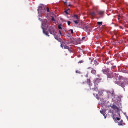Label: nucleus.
I'll use <instances>...</instances> for the list:
<instances>
[{"mask_svg": "<svg viewBox=\"0 0 128 128\" xmlns=\"http://www.w3.org/2000/svg\"><path fill=\"white\" fill-rule=\"evenodd\" d=\"M100 82H102V80L98 78L94 80V84L95 87L94 88H92V87L90 86V80L88 79L87 80V82L88 84H89V86H90V88H92V90H93L94 91L95 90V92H98L99 96H102V94H104V91H98V84H100Z\"/></svg>", "mask_w": 128, "mask_h": 128, "instance_id": "f257e3e1", "label": "nucleus"}, {"mask_svg": "<svg viewBox=\"0 0 128 128\" xmlns=\"http://www.w3.org/2000/svg\"><path fill=\"white\" fill-rule=\"evenodd\" d=\"M115 84H118V86H122V88H125L126 86H128V82H124V80L122 79L119 80L118 81L116 82Z\"/></svg>", "mask_w": 128, "mask_h": 128, "instance_id": "f03ea898", "label": "nucleus"}, {"mask_svg": "<svg viewBox=\"0 0 128 128\" xmlns=\"http://www.w3.org/2000/svg\"><path fill=\"white\" fill-rule=\"evenodd\" d=\"M46 8L44 7V5H41L40 6H39L38 8V14H39V16L40 17L42 16V15L40 14H44L46 12Z\"/></svg>", "mask_w": 128, "mask_h": 128, "instance_id": "7ed1b4c3", "label": "nucleus"}, {"mask_svg": "<svg viewBox=\"0 0 128 128\" xmlns=\"http://www.w3.org/2000/svg\"><path fill=\"white\" fill-rule=\"evenodd\" d=\"M102 72H104V74H108L107 76L108 78H114V74L109 73L110 69L104 70H102Z\"/></svg>", "mask_w": 128, "mask_h": 128, "instance_id": "20e7f679", "label": "nucleus"}, {"mask_svg": "<svg viewBox=\"0 0 128 128\" xmlns=\"http://www.w3.org/2000/svg\"><path fill=\"white\" fill-rule=\"evenodd\" d=\"M73 20L76 24H80V18H78V15H75L73 16Z\"/></svg>", "mask_w": 128, "mask_h": 128, "instance_id": "39448f33", "label": "nucleus"}, {"mask_svg": "<svg viewBox=\"0 0 128 128\" xmlns=\"http://www.w3.org/2000/svg\"><path fill=\"white\" fill-rule=\"evenodd\" d=\"M44 28H48V22L46 20H45L44 22H42V28L44 30Z\"/></svg>", "mask_w": 128, "mask_h": 128, "instance_id": "423d86ee", "label": "nucleus"}, {"mask_svg": "<svg viewBox=\"0 0 128 128\" xmlns=\"http://www.w3.org/2000/svg\"><path fill=\"white\" fill-rule=\"evenodd\" d=\"M61 46L62 48H64V50H69L70 48L66 46V44L64 43H62L61 44Z\"/></svg>", "mask_w": 128, "mask_h": 128, "instance_id": "0eeeda50", "label": "nucleus"}, {"mask_svg": "<svg viewBox=\"0 0 128 128\" xmlns=\"http://www.w3.org/2000/svg\"><path fill=\"white\" fill-rule=\"evenodd\" d=\"M112 110H116V112H118V108L116 105H113L112 106H110Z\"/></svg>", "mask_w": 128, "mask_h": 128, "instance_id": "6e6552de", "label": "nucleus"}, {"mask_svg": "<svg viewBox=\"0 0 128 128\" xmlns=\"http://www.w3.org/2000/svg\"><path fill=\"white\" fill-rule=\"evenodd\" d=\"M50 33L51 34H53V36H56V30L54 29L52 30H50Z\"/></svg>", "mask_w": 128, "mask_h": 128, "instance_id": "1a4fd4ad", "label": "nucleus"}, {"mask_svg": "<svg viewBox=\"0 0 128 128\" xmlns=\"http://www.w3.org/2000/svg\"><path fill=\"white\" fill-rule=\"evenodd\" d=\"M100 114H103V116H104L105 118H106V113H104V112L103 111H100Z\"/></svg>", "mask_w": 128, "mask_h": 128, "instance_id": "9d476101", "label": "nucleus"}, {"mask_svg": "<svg viewBox=\"0 0 128 128\" xmlns=\"http://www.w3.org/2000/svg\"><path fill=\"white\" fill-rule=\"evenodd\" d=\"M92 74H96V71L94 70H92Z\"/></svg>", "mask_w": 128, "mask_h": 128, "instance_id": "9b49d317", "label": "nucleus"}, {"mask_svg": "<svg viewBox=\"0 0 128 128\" xmlns=\"http://www.w3.org/2000/svg\"><path fill=\"white\" fill-rule=\"evenodd\" d=\"M122 124H124V121H122V120H121L120 122L118 124V126H122Z\"/></svg>", "mask_w": 128, "mask_h": 128, "instance_id": "f8f14e48", "label": "nucleus"}, {"mask_svg": "<svg viewBox=\"0 0 128 128\" xmlns=\"http://www.w3.org/2000/svg\"><path fill=\"white\" fill-rule=\"evenodd\" d=\"M104 12H99V14L100 16H102V15H104Z\"/></svg>", "mask_w": 128, "mask_h": 128, "instance_id": "ddd939ff", "label": "nucleus"}, {"mask_svg": "<svg viewBox=\"0 0 128 128\" xmlns=\"http://www.w3.org/2000/svg\"><path fill=\"white\" fill-rule=\"evenodd\" d=\"M90 15L92 16H96V13L94 12H93L90 14Z\"/></svg>", "mask_w": 128, "mask_h": 128, "instance_id": "4468645a", "label": "nucleus"}, {"mask_svg": "<svg viewBox=\"0 0 128 128\" xmlns=\"http://www.w3.org/2000/svg\"><path fill=\"white\" fill-rule=\"evenodd\" d=\"M44 32L46 34V36H50V35H48V32Z\"/></svg>", "mask_w": 128, "mask_h": 128, "instance_id": "2eb2a0df", "label": "nucleus"}, {"mask_svg": "<svg viewBox=\"0 0 128 128\" xmlns=\"http://www.w3.org/2000/svg\"><path fill=\"white\" fill-rule=\"evenodd\" d=\"M98 26H102V22H98Z\"/></svg>", "mask_w": 128, "mask_h": 128, "instance_id": "dca6fc26", "label": "nucleus"}, {"mask_svg": "<svg viewBox=\"0 0 128 128\" xmlns=\"http://www.w3.org/2000/svg\"><path fill=\"white\" fill-rule=\"evenodd\" d=\"M54 38H56L57 40H58V36L54 35Z\"/></svg>", "mask_w": 128, "mask_h": 128, "instance_id": "f3484780", "label": "nucleus"}, {"mask_svg": "<svg viewBox=\"0 0 128 128\" xmlns=\"http://www.w3.org/2000/svg\"><path fill=\"white\" fill-rule=\"evenodd\" d=\"M62 24H59V26H58L59 30H62Z\"/></svg>", "mask_w": 128, "mask_h": 128, "instance_id": "a211bd4d", "label": "nucleus"}, {"mask_svg": "<svg viewBox=\"0 0 128 128\" xmlns=\"http://www.w3.org/2000/svg\"><path fill=\"white\" fill-rule=\"evenodd\" d=\"M68 10H67L65 11V14H68Z\"/></svg>", "mask_w": 128, "mask_h": 128, "instance_id": "6ab92c4d", "label": "nucleus"}, {"mask_svg": "<svg viewBox=\"0 0 128 128\" xmlns=\"http://www.w3.org/2000/svg\"><path fill=\"white\" fill-rule=\"evenodd\" d=\"M78 64H84V60H81L78 62Z\"/></svg>", "mask_w": 128, "mask_h": 128, "instance_id": "aec40b11", "label": "nucleus"}, {"mask_svg": "<svg viewBox=\"0 0 128 128\" xmlns=\"http://www.w3.org/2000/svg\"><path fill=\"white\" fill-rule=\"evenodd\" d=\"M76 74H80V71H78V70H76Z\"/></svg>", "mask_w": 128, "mask_h": 128, "instance_id": "412c9836", "label": "nucleus"}, {"mask_svg": "<svg viewBox=\"0 0 128 128\" xmlns=\"http://www.w3.org/2000/svg\"><path fill=\"white\" fill-rule=\"evenodd\" d=\"M72 24V22L70 21L68 22V26H70V24Z\"/></svg>", "mask_w": 128, "mask_h": 128, "instance_id": "4be33fe9", "label": "nucleus"}, {"mask_svg": "<svg viewBox=\"0 0 128 128\" xmlns=\"http://www.w3.org/2000/svg\"><path fill=\"white\" fill-rule=\"evenodd\" d=\"M70 32H71V34H74V30H70Z\"/></svg>", "mask_w": 128, "mask_h": 128, "instance_id": "5701e85b", "label": "nucleus"}, {"mask_svg": "<svg viewBox=\"0 0 128 128\" xmlns=\"http://www.w3.org/2000/svg\"><path fill=\"white\" fill-rule=\"evenodd\" d=\"M116 66H113L112 68V70H114V68H116Z\"/></svg>", "mask_w": 128, "mask_h": 128, "instance_id": "b1692460", "label": "nucleus"}, {"mask_svg": "<svg viewBox=\"0 0 128 128\" xmlns=\"http://www.w3.org/2000/svg\"><path fill=\"white\" fill-rule=\"evenodd\" d=\"M59 32H60V36H62V31L60 30Z\"/></svg>", "mask_w": 128, "mask_h": 128, "instance_id": "393cba45", "label": "nucleus"}, {"mask_svg": "<svg viewBox=\"0 0 128 128\" xmlns=\"http://www.w3.org/2000/svg\"><path fill=\"white\" fill-rule=\"evenodd\" d=\"M52 20L53 22H54V21H55V20H54V17H52Z\"/></svg>", "mask_w": 128, "mask_h": 128, "instance_id": "a878e982", "label": "nucleus"}, {"mask_svg": "<svg viewBox=\"0 0 128 128\" xmlns=\"http://www.w3.org/2000/svg\"><path fill=\"white\" fill-rule=\"evenodd\" d=\"M110 94V96H114V93H109Z\"/></svg>", "mask_w": 128, "mask_h": 128, "instance_id": "bb28decb", "label": "nucleus"}, {"mask_svg": "<svg viewBox=\"0 0 128 128\" xmlns=\"http://www.w3.org/2000/svg\"><path fill=\"white\" fill-rule=\"evenodd\" d=\"M47 12H50V8H47Z\"/></svg>", "mask_w": 128, "mask_h": 128, "instance_id": "cd10ccee", "label": "nucleus"}, {"mask_svg": "<svg viewBox=\"0 0 128 128\" xmlns=\"http://www.w3.org/2000/svg\"><path fill=\"white\" fill-rule=\"evenodd\" d=\"M117 120H120V118H116Z\"/></svg>", "mask_w": 128, "mask_h": 128, "instance_id": "c85d7f7f", "label": "nucleus"}, {"mask_svg": "<svg viewBox=\"0 0 128 128\" xmlns=\"http://www.w3.org/2000/svg\"><path fill=\"white\" fill-rule=\"evenodd\" d=\"M118 74L116 75V76H114V78H118Z\"/></svg>", "mask_w": 128, "mask_h": 128, "instance_id": "c756f323", "label": "nucleus"}, {"mask_svg": "<svg viewBox=\"0 0 128 128\" xmlns=\"http://www.w3.org/2000/svg\"><path fill=\"white\" fill-rule=\"evenodd\" d=\"M84 38H82V40H84Z\"/></svg>", "mask_w": 128, "mask_h": 128, "instance_id": "7c9ffc66", "label": "nucleus"}, {"mask_svg": "<svg viewBox=\"0 0 128 128\" xmlns=\"http://www.w3.org/2000/svg\"><path fill=\"white\" fill-rule=\"evenodd\" d=\"M126 74H128V71H127V72H126Z\"/></svg>", "mask_w": 128, "mask_h": 128, "instance_id": "2f4dec72", "label": "nucleus"}, {"mask_svg": "<svg viewBox=\"0 0 128 128\" xmlns=\"http://www.w3.org/2000/svg\"><path fill=\"white\" fill-rule=\"evenodd\" d=\"M98 76L100 77V75H98Z\"/></svg>", "mask_w": 128, "mask_h": 128, "instance_id": "473e14b6", "label": "nucleus"}, {"mask_svg": "<svg viewBox=\"0 0 128 128\" xmlns=\"http://www.w3.org/2000/svg\"><path fill=\"white\" fill-rule=\"evenodd\" d=\"M126 82H128V80H126Z\"/></svg>", "mask_w": 128, "mask_h": 128, "instance_id": "72a5a7b5", "label": "nucleus"}]
</instances>
